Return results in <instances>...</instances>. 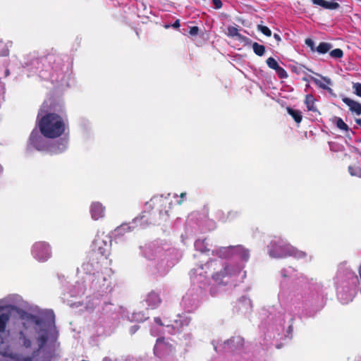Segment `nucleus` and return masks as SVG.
Instances as JSON below:
<instances>
[{"instance_id": "38", "label": "nucleus", "mask_w": 361, "mask_h": 361, "mask_svg": "<svg viewBox=\"0 0 361 361\" xmlns=\"http://www.w3.org/2000/svg\"><path fill=\"white\" fill-rule=\"evenodd\" d=\"M302 80H303L304 81L309 82V81L310 80V78H304Z\"/></svg>"}, {"instance_id": "29", "label": "nucleus", "mask_w": 361, "mask_h": 361, "mask_svg": "<svg viewBox=\"0 0 361 361\" xmlns=\"http://www.w3.org/2000/svg\"><path fill=\"white\" fill-rule=\"evenodd\" d=\"M305 44L312 49L314 50V42L312 39L307 38L305 39Z\"/></svg>"}, {"instance_id": "8", "label": "nucleus", "mask_w": 361, "mask_h": 361, "mask_svg": "<svg viewBox=\"0 0 361 361\" xmlns=\"http://www.w3.org/2000/svg\"><path fill=\"white\" fill-rule=\"evenodd\" d=\"M29 144L37 150H42L44 147V142L39 132L34 130L30 133Z\"/></svg>"}, {"instance_id": "4", "label": "nucleus", "mask_w": 361, "mask_h": 361, "mask_svg": "<svg viewBox=\"0 0 361 361\" xmlns=\"http://www.w3.org/2000/svg\"><path fill=\"white\" fill-rule=\"evenodd\" d=\"M9 317L7 313L0 314V354L4 357L13 358L14 355L9 343L8 334L6 331Z\"/></svg>"}, {"instance_id": "9", "label": "nucleus", "mask_w": 361, "mask_h": 361, "mask_svg": "<svg viewBox=\"0 0 361 361\" xmlns=\"http://www.w3.org/2000/svg\"><path fill=\"white\" fill-rule=\"evenodd\" d=\"M167 348H169L170 350H173V345L169 344L168 342H166L164 337L159 338H157V343L154 345V353L157 356L161 357L162 356L161 351H163Z\"/></svg>"}, {"instance_id": "39", "label": "nucleus", "mask_w": 361, "mask_h": 361, "mask_svg": "<svg viewBox=\"0 0 361 361\" xmlns=\"http://www.w3.org/2000/svg\"><path fill=\"white\" fill-rule=\"evenodd\" d=\"M2 171H3V167L0 164V174L2 173Z\"/></svg>"}, {"instance_id": "23", "label": "nucleus", "mask_w": 361, "mask_h": 361, "mask_svg": "<svg viewBox=\"0 0 361 361\" xmlns=\"http://www.w3.org/2000/svg\"><path fill=\"white\" fill-rule=\"evenodd\" d=\"M329 55L334 59H341L343 56V51L341 49H335L330 51Z\"/></svg>"}, {"instance_id": "1", "label": "nucleus", "mask_w": 361, "mask_h": 361, "mask_svg": "<svg viewBox=\"0 0 361 361\" xmlns=\"http://www.w3.org/2000/svg\"><path fill=\"white\" fill-rule=\"evenodd\" d=\"M20 319L22 320V326L19 327V331L18 338L23 346L25 348H30L32 346V341L27 335V331L28 328L34 324L36 326L40 328L39 334L37 337V342L38 344V348L37 352L42 350L46 345L49 339L48 331L46 329H43L46 326L47 319L54 320V314L52 311H47L41 313L39 315H35L30 313L23 312L20 314Z\"/></svg>"}, {"instance_id": "20", "label": "nucleus", "mask_w": 361, "mask_h": 361, "mask_svg": "<svg viewBox=\"0 0 361 361\" xmlns=\"http://www.w3.org/2000/svg\"><path fill=\"white\" fill-rule=\"evenodd\" d=\"M252 49L254 53L259 56H263L265 53V47L257 42L252 44Z\"/></svg>"}, {"instance_id": "33", "label": "nucleus", "mask_w": 361, "mask_h": 361, "mask_svg": "<svg viewBox=\"0 0 361 361\" xmlns=\"http://www.w3.org/2000/svg\"><path fill=\"white\" fill-rule=\"evenodd\" d=\"M180 20H176L173 24L172 25V27H174V28H178L180 27Z\"/></svg>"}, {"instance_id": "13", "label": "nucleus", "mask_w": 361, "mask_h": 361, "mask_svg": "<svg viewBox=\"0 0 361 361\" xmlns=\"http://www.w3.org/2000/svg\"><path fill=\"white\" fill-rule=\"evenodd\" d=\"M233 250V253L238 255L242 260L247 261L250 257L249 250L241 245L231 246L228 247Z\"/></svg>"}, {"instance_id": "12", "label": "nucleus", "mask_w": 361, "mask_h": 361, "mask_svg": "<svg viewBox=\"0 0 361 361\" xmlns=\"http://www.w3.org/2000/svg\"><path fill=\"white\" fill-rule=\"evenodd\" d=\"M342 101L349 107V109L353 113L356 114L357 115L361 114V104L351 99L348 97H344L342 99Z\"/></svg>"}, {"instance_id": "15", "label": "nucleus", "mask_w": 361, "mask_h": 361, "mask_svg": "<svg viewBox=\"0 0 361 361\" xmlns=\"http://www.w3.org/2000/svg\"><path fill=\"white\" fill-rule=\"evenodd\" d=\"M315 5L322 6L324 8L334 10L339 8L340 5L337 2L326 1L325 0H311Z\"/></svg>"}, {"instance_id": "7", "label": "nucleus", "mask_w": 361, "mask_h": 361, "mask_svg": "<svg viewBox=\"0 0 361 361\" xmlns=\"http://www.w3.org/2000/svg\"><path fill=\"white\" fill-rule=\"evenodd\" d=\"M32 255L39 262L47 260L51 256V249L45 242L35 243L32 250Z\"/></svg>"}, {"instance_id": "35", "label": "nucleus", "mask_w": 361, "mask_h": 361, "mask_svg": "<svg viewBox=\"0 0 361 361\" xmlns=\"http://www.w3.org/2000/svg\"><path fill=\"white\" fill-rule=\"evenodd\" d=\"M186 195V193L185 192H182L180 195V200L178 201V204H181L182 202H183V198L185 197Z\"/></svg>"}, {"instance_id": "32", "label": "nucleus", "mask_w": 361, "mask_h": 361, "mask_svg": "<svg viewBox=\"0 0 361 361\" xmlns=\"http://www.w3.org/2000/svg\"><path fill=\"white\" fill-rule=\"evenodd\" d=\"M348 171L351 176H356L357 173L355 171V169L352 166H348Z\"/></svg>"}, {"instance_id": "24", "label": "nucleus", "mask_w": 361, "mask_h": 361, "mask_svg": "<svg viewBox=\"0 0 361 361\" xmlns=\"http://www.w3.org/2000/svg\"><path fill=\"white\" fill-rule=\"evenodd\" d=\"M269 68L275 70L279 65L278 62L273 57H269L266 61Z\"/></svg>"}, {"instance_id": "41", "label": "nucleus", "mask_w": 361, "mask_h": 361, "mask_svg": "<svg viewBox=\"0 0 361 361\" xmlns=\"http://www.w3.org/2000/svg\"><path fill=\"white\" fill-rule=\"evenodd\" d=\"M360 293H361V288H360Z\"/></svg>"}, {"instance_id": "31", "label": "nucleus", "mask_w": 361, "mask_h": 361, "mask_svg": "<svg viewBox=\"0 0 361 361\" xmlns=\"http://www.w3.org/2000/svg\"><path fill=\"white\" fill-rule=\"evenodd\" d=\"M198 32H199V28L197 26H193V27H191L190 29V31H189V33L191 35H197L198 34Z\"/></svg>"}, {"instance_id": "26", "label": "nucleus", "mask_w": 361, "mask_h": 361, "mask_svg": "<svg viewBox=\"0 0 361 361\" xmlns=\"http://www.w3.org/2000/svg\"><path fill=\"white\" fill-rule=\"evenodd\" d=\"M257 30L267 37L271 36V30L265 25H258Z\"/></svg>"}, {"instance_id": "11", "label": "nucleus", "mask_w": 361, "mask_h": 361, "mask_svg": "<svg viewBox=\"0 0 361 361\" xmlns=\"http://www.w3.org/2000/svg\"><path fill=\"white\" fill-rule=\"evenodd\" d=\"M90 212L92 218L98 220L104 216L105 208L100 202H93L91 205Z\"/></svg>"}, {"instance_id": "19", "label": "nucleus", "mask_w": 361, "mask_h": 361, "mask_svg": "<svg viewBox=\"0 0 361 361\" xmlns=\"http://www.w3.org/2000/svg\"><path fill=\"white\" fill-rule=\"evenodd\" d=\"M290 250H290V252L288 253V256H293V257H295L296 259L305 258L307 256L306 252H305L303 251L298 250L296 248L293 247L292 245H291Z\"/></svg>"}, {"instance_id": "40", "label": "nucleus", "mask_w": 361, "mask_h": 361, "mask_svg": "<svg viewBox=\"0 0 361 361\" xmlns=\"http://www.w3.org/2000/svg\"><path fill=\"white\" fill-rule=\"evenodd\" d=\"M36 331L39 332V331H40V330L38 331V329H36ZM38 334H39V333H38Z\"/></svg>"}, {"instance_id": "3", "label": "nucleus", "mask_w": 361, "mask_h": 361, "mask_svg": "<svg viewBox=\"0 0 361 361\" xmlns=\"http://www.w3.org/2000/svg\"><path fill=\"white\" fill-rule=\"evenodd\" d=\"M241 270L238 265L224 264L222 269L214 272L212 278L217 285L226 286L231 278L238 276Z\"/></svg>"}, {"instance_id": "5", "label": "nucleus", "mask_w": 361, "mask_h": 361, "mask_svg": "<svg viewBox=\"0 0 361 361\" xmlns=\"http://www.w3.org/2000/svg\"><path fill=\"white\" fill-rule=\"evenodd\" d=\"M290 249H291V245L283 240H279L278 242L272 241L269 254L271 257L283 258L288 257Z\"/></svg>"}, {"instance_id": "37", "label": "nucleus", "mask_w": 361, "mask_h": 361, "mask_svg": "<svg viewBox=\"0 0 361 361\" xmlns=\"http://www.w3.org/2000/svg\"><path fill=\"white\" fill-rule=\"evenodd\" d=\"M293 326H292V325H290V326H288V328L287 332H288V334H291V333H292V331H293Z\"/></svg>"}, {"instance_id": "6", "label": "nucleus", "mask_w": 361, "mask_h": 361, "mask_svg": "<svg viewBox=\"0 0 361 361\" xmlns=\"http://www.w3.org/2000/svg\"><path fill=\"white\" fill-rule=\"evenodd\" d=\"M94 254L97 259L101 257V261L107 262L108 256L109 255L110 246L101 237L97 236L93 242Z\"/></svg>"}, {"instance_id": "21", "label": "nucleus", "mask_w": 361, "mask_h": 361, "mask_svg": "<svg viewBox=\"0 0 361 361\" xmlns=\"http://www.w3.org/2000/svg\"><path fill=\"white\" fill-rule=\"evenodd\" d=\"M228 35L232 37H236L238 39H243L245 38L243 35L239 33L238 28L233 26L228 27Z\"/></svg>"}, {"instance_id": "18", "label": "nucleus", "mask_w": 361, "mask_h": 361, "mask_svg": "<svg viewBox=\"0 0 361 361\" xmlns=\"http://www.w3.org/2000/svg\"><path fill=\"white\" fill-rule=\"evenodd\" d=\"M333 122L336 124L338 129L345 132L349 131L350 129L348 126L343 121L341 118L335 116L333 118Z\"/></svg>"}, {"instance_id": "25", "label": "nucleus", "mask_w": 361, "mask_h": 361, "mask_svg": "<svg viewBox=\"0 0 361 361\" xmlns=\"http://www.w3.org/2000/svg\"><path fill=\"white\" fill-rule=\"evenodd\" d=\"M274 71L281 79L286 78L288 77L286 70L280 66H279Z\"/></svg>"}, {"instance_id": "17", "label": "nucleus", "mask_w": 361, "mask_h": 361, "mask_svg": "<svg viewBox=\"0 0 361 361\" xmlns=\"http://www.w3.org/2000/svg\"><path fill=\"white\" fill-rule=\"evenodd\" d=\"M305 103L306 104L307 109L308 111H317V109L314 105L315 99L312 94H307L305 97Z\"/></svg>"}, {"instance_id": "27", "label": "nucleus", "mask_w": 361, "mask_h": 361, "mask_svg": "<svg viewBox=\"0 0 361 361\" xmlns=\"http://www.w3.org/2000/svg\"><path fill=\"white\" fill-rule=\"evenodd\" d=\"M353 89L354 90V93L358 97H361V83L355 82L353 84Z\"/></svg>"}, {"instance_id": "36", "label": "nucleus", "mask_w": 361, "mask_h": 361, "mask_svg": "<svg viewBox=\"0 0 361 361\" xmlns=\"http://www.w3.org/2000/svg\"><path fill=\"white\" fill-rule=\"evenodd\" d=\"M355 123L361 128V118H356Z\"/></svg>"}, {"instance_id": "16", "label": "nucleus", "mask_w": 361, "mask_h": 361, "mask_svg": "<svg viewBox=\"0 0 361 361\" xmlns=\"http://www.w3.org/2000/svg\"><path fill=\"white\" fill-rule=\"evenodd\" d=\"M286 111L288 114L292 116V118L297 123H300L302 121V116L300 111L293 109L290 107H287Z\"/></svg>"}, {"instance_id": "34", "label": "nucleus", "mask_w": 361, "mask_h": 361, "mask_svg": "<svg viewBox=\"0 0 361 361\" xmlns=\"http://www.w3.org/2000/svg\"><path fill=\"white\" fill-rule=\"evenodd\" d=\"M274 37L277 41L278 43H279L281 41L280 35L277 33L274 34Z\"/></svg>"}, {"instance_id": "14", "label": "nucleus", "mask_w": 361, "mask_h": 361, "mask_svg": "<svg viewBox=\"0 0 361 361\" xmlns=\"http://www.w3.org/2000/svg\"><path fill=\"white\" fill-rule=\"evenodd\" d=\"M319 77H321V78L326 82L325 83H323L321 80H319V79L313 77V76H310V80L312 81L313 82H314L319 87L323 89V90H327L328 92H332V89L330 88L329 87H328V85H331V80L330 78H326V77H324L321 75H318Z\"/></svg>"}, {"instance_id": "28", "label": "nucleus", "mask_w": 361, "mask_h": 361, "mask_svg": "<svg viewBox=\"0 0 361 361\" xmlns=\"http://www.w3.org/2000/svg\"><path fill=\"white\" fill-rule=\"evenodd\" d=\"M237 340V342L238 343H240V345H243V338H240V337H237V338H231V339H228L227 340L226 342H225V343H227L228 345L231 344V343H233L235 342V340Z\"/></svg>"}, {"instance_id": "10", "label": "nucleus", "mask_w": 361, "mask_h": 361, "mask_svg": "<svg viewBox=\"0 0 361 361\" xmlns=\"http://www.w3.org/2000/svg\"><path fill=\"white\" fill-rule=\"evenodd\" d=\"M145 301L148 307L154 310L159 306L161 302V299L159 293L152 290L147 295Z\"/></svg>"}, {"instance_id": "2", "label": "nucleus", "mask_w": 361, "mask_h": 361, "mask_svg": "<svg viewBox=\"0 0 361 361\" xmlns=\"http://www.w3.org/2000/svg\"><path fill=\"white\" fill-rule=\"evenodd\" d=\"M38 126L45 137L54 139L64 134L66 121L56 113H47L40 118Z\"/></svg>"}, {"instance_id": "30", "label": "nucleus", "mask_w": 361, "mask_h": 361, "mask_svg": "<svg viewBox=\"0 0 361 361\" xmlns=\"http://www.w3.org/2000/svg\"><path fill=\"white\" fill-rule=\"evenodd\" d=\"M212 3L214 6V8L216 9L221 8L223 6V4L221 0H212Z\"/></svg>"}, {"instance_id": "22", "label": "nucleus", "mask_w": 361, "mask_h": 361, "mask_svg": "<svg viewBox=\"0 0 361 361\" xmlns=\"http://www.w3.org/2000/svg\"><path fill=\"white\" fill-rule=\"evenodd\" d=\"M331 48V44L327 42H321L317 47V51L319 54H326L327 53Z\"/></svg>"}]
</instances>
